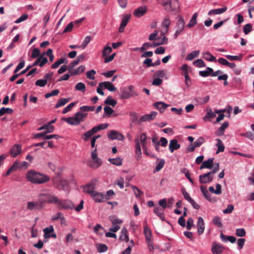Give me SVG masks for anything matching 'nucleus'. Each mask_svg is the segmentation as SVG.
Instances as JSON below:
<instances>
[{
  "label": "nucleus",
  "mask_w": 254,
  "mask_h": 254,
  "mask_svg": "<svg viewBox=\"0 0 254 254\" xmlns=\"http://www.w3.org/2000/svg\"><path fill=\"white\" fill-rule=\"evenodd\" d=\"M26 178L28 181L36 184H44L50 181V177L47 175L32 170L27 173Z\"/></svg>",
  "instance_id": "f257e3e1"
},
{
  "label": "nucleus",
  "mask_w": 254,
  "mask_h": 254,
  "mask_svg": "<svg viewBox=\"0 0 254 254\" xmlns=\"http://www.w3.org/2000/svg\"><path fill=\"white\" fill-rule=\"evenodd\" d=\"M135 155L137 160H139L141 158V145L142 147L147 146V136L145 133L140 134L139 137H137L135 139Z\"/></svg>",
  "instance_id": "f03ea898"
},
{
  "label": "nucleus",
  "mask_w": 254,
  "mask_h": 254,
  "mask_svg": "<svg viewBox=\"0 0 254 254\" xmlns=\"http://www.w3.org/2000/svg\"><path fill=\"white\" fill-rule=\"evenodd\" d=\"M164 9L169 12L177 10L180 8L179 0H157Z\"/></svg>",
  "instance_id": "7ed1b4c3"
},
{
  "label": "nucleus",
  "mask_w": 254,
  "mask_h": 254,
  "mask_svg": "<svg viewBox=\"0 0 254 254\" xmlns=\"http://www.w3.org/2000/svg\"><path fill=\"white\" fill-rule=\"evenodd\" d=\"M86 116V113H82L81 112L79 111L76 112L73 117L64 118V120L69 125L77 126L81 122L84 121Z\"/></svg>",
  "instance_id": "20e7f679"
},
{
  "label": "nucleus",
  "mask_w": 254,
  "mask_h": 254,
  "mask_svg": "<svg viewBox=\"0 0 254 254\" xmlns=\"http://www.w3.org/2000/svg\"><path fill=\"white\" fill-rule=\"evenodd\" d=\"M39 199L42 200L43 204L47 202L50 204L57 205L59 201V197L51 192L42 193L39 194Z\"/></svg>",
  "instance_id": "39448f33"
},
{
  "label": "nucleus",
  "mask_w": 254,
  "mask_h": 254,
  "mask_svg": "<svg viewBox=\"0 0 254 254\" xmlns=\"http://www.w3.org/2000/svg\"><path fill=\"white\" fill-rule=\"evenodd\" d=\"M176 19V31L174 34L175 39H177L179 36L182 34L185 28V21L184 17L182 15H179Z\"/></svg>",
  "instance_id": "423d86ee"
},
{
  "label": "nucleus",
  "mask_w": 254,
  "mask_h": 254,
  "mask_svg": "<svg viewBox=\"0 0 254 254\" xmlns=\"http://www.w3.org/2000/svg\"><path fill=\"white\" fill-rule=\"evenodd\" d=\"M121 94L120 98L122 99H128L134 96H137L138 93L134 90V86L129 85L128 87H123L120 88Z\"/></svg>",
  "instance_id": "0eeeda50"
},
{
  "label": "nucleus",
  "mask_w": 254,
  "mask_h": 254,
  "mask_svg": "<svg viewBox=\"0 0 254 254\" xmlns=\"http://www.w3.org/2000/svg\"><path fill=\"white\" fill-rule=\"evenodd\" d=\"M58 209L61 210H72L74 208L73 202L68 199H60L56 205Z\"/></svg>",
  "instance_id": "6e6552de"
},
{
  "label": "nucleus",
  "mask_w": 254,
  "mask_h": 254,
  "mask_svg": "<svg viewBox=\"0 0 254 254\" xmlns=\"http://www.w3.org/2000/svg\"><path fill=\"white\" fill-rule=\"evenodd\" d=\"M91 161L88 162V166L93 169H97L102 164V160L98 157L97 149L95 148L91 152Z\"/></svg>",
  "instance_id": "1a4fd4ad"
},
{
  "label": "nucleus",
  "mask_w": 254,
  "mask_h": 254,
  "mask_svg": "<svg viewBox=\"0 0 254 254\" xmlns=\"http://www.w3.org/2000/svg\"><path fill=\"white\" fill-rule=\"evenodd\" d=\"M165 32L163 31H161V36H157L155 40L153 42V47H157L158 46L166 44L168 42V39L165 36Z\"/></svg>",
  "instance_id": "9d476101"
},
{
  "label": "nucleus",
  "mask_w": 254,
  "mask_h": 254,
  "mask_svg": "<svg viewBox=\"0 0 254 254\" xmlns=\"http://www.w3.org/2000/svg\"><path fill=\"white\" fill-rule=\"evenodd\" d=\"M43 207L42 200L36 201H29L27 202V209L29 210L40 209Z\"/></svg>",
  "instance_id": "9b49d317"
},
{
  "label": "nucleus",
  "mask_w": 254,
  "mask_h": 254,
  "mask_svg": "<svg viewBox=\"0 0 254 254\" xmlns=\"http://www.w3.org/2000/svg\"><path fill=\"white\" fill-rule=\"evenodd\" d=\"M53 185L55 188L59 190H62L65 191L67 190L68 182L67 180L61 179L57 182L54 180Z\"/></svg>",
  "instance_id": "f8f14e48"
},
{
  "label": "nucleus",
  "mask_w": 254,
  "mask_h": 254,
  "mask_svg": "<svg viewBox=\"0 0 254 254\" xmlns=\"http://www.w3.org/2000/svg\"><path fill=\"white\" fill-rule=\"evenodd\" d=\"M213 175L210 172L200 175L199 176V182L201 184H207L212 181Z\"/></svg>",
  "instance_id": "ddd939ff"
},
{
  "label": "nucleus",
  "mask_w": 254,
  "mask_h": 254,
  "mask_svg": "<svg viewBox=\"0 0 254 254\" xmlns=\"http://www.w3.org/2000/svg\"><path fill=\"white\" fill-rule=\"evenodd\" d=\"M22 147L19 144L13 145L10 148V153L12 157H16L21 153Z\"/></svg>",
  "instance_id": "4468645a"
},
{
  "label": "nucleus",
  "mask_w": 254,
  "mask_h": 254,
  "mask_svg": "<svg viewBox=\"0 0 254 254\" xmlns=\"http://www.w3.org/2000/svg\"><path fill=\"white\" fill-rule=\"evenodd\" d=\"M108 137L112 139H118L119 140H123L125 138L124 135L115 130H111L108 134Z\"/></svg>",
  "instance_id": "2eb2a0df"
},
{
  "label": "nucleus",
  "mask_w": 254,
  "mask_h": 254,
  "mask_svg": "<svg viewBox=\"0 0 254 254\" xmlns=\"http://www.w3.org/2000/svg\"><path fill=\"white\" fill-rule=\"evenodd\" d=\"M224 250L223 246L220 244L214 242L212 245L211 251L213 254H219Z\"/></svg>",
  "instance_id": "dca6fc26"
},
{
  "label": "nucleus",
  "mask_w": 254,
  "mask_h": 254,
  "mask_svg": "<svg viewBox=\"0 0 254 254\" xmlns=\"http://www.w3.org/2000/svg\"><path fill=\"white\" fill-rule=\"evenodd\" d=\"M95 183L94 182H91L90 183L87 184L83 188V190L84 192L90 194V196L92 194L95 192L96 191L95 190Z\"/></svg>",
  "instance_id": "f3484780"
},
{
  "label": "nucleus",
  "mask_w": 254,
  "mask_h": 254,
  "mask_svg": "<svg viewBox=\"0 0 254 254\" xmlns=\"http://www.w3.org/2000/svg\"><path fill=\"white\" fill-rule=\"evenodd\" d=\"M91 196L96 202H102L105 201L104 193L102 192H98L96 191L91 194Z\"/></svg>",
  "instance_id": "a211bd4d"
},
{
  "label": "nucleus",
  "mask_w": 254,
  "mask_h": 254,
  "mask_svg": "<svg viewBox=\"0 0 254 254\" xmlns=\"http://www.w3.org/2000/svg\"><path fill=\"white\" fill-rule=\"evenodd\" d=\"M130 16H131L130 14H126L123 16L120 28L119 29L120 32H124L125 28L127 24V23L130 18Z\"/></svg>",
  "instance_id": "6ab92c4d"
},
{
  "label": "nucleus",
  "mask_w": 254,
  "mask_h": 254,
  "mask_svg": "<svg viewBox=\"0 0 254 254\" xmlns=\"http://www.w3.org/2000/svg\"><path fill=\"white\" fill-rule=\"evenodd\" d=\"M157 113L156 112H152L149 114H146L140 117L139 119L140 122H145L152 120L156 116Z\"/></svg>",
  "instance_id": "aec40b11"
},
{
  "label": "nucleus",
  "mask_w": 254,
  "mask_h": 254,
  "mask_svg": "<svg viewBox=\"0 0 254 254\" xmlns=\"http://www.w3.org/2000/svg\"><path fill=\"white\" fill-rule=\"evenodd\" d=\"M181 145L178 143V140L176 139H173L170 140L169 148L171 152L173 153L174 150L179 149Z\"/></svg>",
  "instance_id": "412c9836"
},
{
  "label": "nucleus",
  "mask_w": 254,
  "mask_h": 254,
  "mask_svg": "<svg viewBox=\"0 0 254 254\" xmlns=\"http://www.w3.org/2000/svg\"><path fill=\"white\" fill-rule=\"evenodd\" d=\"M197 233L199 235H201L204 230V223L203 218L199 217L197 223Z\"/></svg>",
  "instance_id": "4be33fe9"
},
{
  "label": "nucleus",
  "mask_w": 254,
  "mask_h": 254,
  "mask_svg": "<svg viewBox=\"0 0 254 254\" xmlns=\"http://www.w3.org/2000/svg\"><path fill=\"white\" fill-rule=\"evenodd\" d=\"M213 158H210L207 160L203 161L200 167V169L203 168L211 169L213 167Z\"/></svg>",
  "instance_id": "5701e85b"
},
{
  "label": "nucleus",
  "mask_w": 254,
  "mask_h": 254,
  "mask_svg": "<svg viewBox=\"0 0 254 254\" xmlns=\"http://www.w3.org/2000/svg\"><path fill=\"white\" fill-rule=\"evenodd\" d=\"M146 7L140 6L134 10L133 14L136 17H140L143 16L146 12Z\"/></svg>",
  "instance_id": "b1692460"
},
{
  "label": "nucleus",
  "mask_w": 254,
  "mask_h": 254,
  "mask_svg": "<svg viewBox=\"0 0 254 254\" xmlns=\"http://www.w3.org/2000/svg\"><path fill=\"white\" fill-rule=\"evenodd\" d=\"M143 233L145 235L146 242L153 240L151 231L146 225H144L143 226Z\"/></svg>",
  "instance_id": "393cba45"
},
{
  "label": "nucleus",
  "mask_w": 254,
  "mask_h": 254,
  "mask_svg": "<svg viewBox=\"0 0 254 254\" xmlns=\"http://www.w3.org/2000/svg\"><path fill=\"white\" fill-rule=\"evenodd\" d=\"M227 9V6H224L220 8L213 9L208 11V15L211 16L216 14H220L225 12Z\"/></svg>",
  "instance_id": "a878e982"
},
{
  "label": "nucleus",
  "mask_w": 254,
  "mask_h": 254,
  "mask_svg": "<svg viewBox=\"0 0 254 254\" xmlns=\"http://www.w3.org/2000/svg\"><path fill=\"white\" fill-rule=\"evenodd\" d=\"M100 86L103 87L104 88L108 89L111 92L115 91L116 90V88L109 81L100 82Z\"/></svg>",
  "instance_id": "bb28decb"
},
{
  "label": "nucleus",
  "mask_w": 254,
  "mask_h": 254,
  "mask_svg": "<svg viewBox=\"0 0 254 254\" xmlns=\"http://www.w3.org/2000/svg\"><path fill=\"white\" fill-rule=\"evenodd\" d=\"M171 20L169 16H165L161 23V26L165 28V30L163 31L165 32V33L168 32Z\"/></svg>",
  "instance_id": "cd10ccee"
},
{
  "label": "nucleus",
  "mask_w": 254,
  "mask_h": 254,
  "mask_svg": "<svg viewBox=\"0 0 254 254\" xmlns=\"http://www.w3.org/2000/svg\"><path fill=\"white\" fill-rule=\"evenodd\" d=\"M38 130H45L44 132H46V133H52L54 131V126L48 124H45V125L39 127Z\"/></svg>",
  "instance_id": "c85d7f7f"
},
{
  "label": "nucleus",
  "mask_w": 254,
  "mask_h": 254,
  "mask_svg": "<svg viewBox=\"0 0 254 254\" xmlns=\"http://www.w3.org/2000/svg\"><path fill=\"white\" fill-rule=\"evenodd\" d=\"M153 106L155 108L159 110L160 112L163 113L166 108L169 106V105L166 104L162 102H158L154 103Z\"/></svg>",
  "instance_id": "c756f323"
},
{
  "label": "nucleus",
  "mask_w": 254,
  "mask_h": 254,
  "mask_svg": "<svg viewBox=\"0 0 254 254\" xmlns=\"http://www.w3.org/2000/svg\"><path fill=\"white\" fill-rule=\"evenodd\" d=\"M85 69V66L84 65H81L78 66L76 69H74L73 68L72 70L69 71V72L70 73V75L75 76L83 72Z\"/></svg>",
  "instance_id": "7c9ffc66"
},
{
  "label": "nucleus",
  "mask_w": 254,
  "mask_h": 254,
  "mask_svg": "<svg viewBox=\"0 0 254 254\" xmlns=\"http://www.w3.org/2000/svg\"><path fill=\"white\" fill-rule=\"evenodd\" d=\"M198 16L197 12H195L191 17L189 23L187 25V27L190 28L194 26L197 24V17Z\"/></svg>",
  "instance_id": "2f4dec72"
},
{
  "label": "nucleus",
  "mask_w": 254,
  "mask_h": 254,
  "mask_svg": "<svg viewBox=\"0 0 254 254\" xmlns=\"http://www.w3.org/2000/svg\"><path fill=\"white\" fill-rule=\"evenodd\" d=\"M96 132L95 131L94 127H93L90 130H89L88 131L85 132L83 134L82 136V139L86 141H87L94 134L96 133Z\"/></svg>",
  "instance_id": "473e14b6"
},
{
  "label": "nucleus",
  "mask_w": 254,
  "mask_h": 254,
  "mask_svg": "<svg viewBox=\"0 0 254 254\" xmlns=\"http://www.w3.org/2000/svg\"><path fill=\"white\" fill-rule=\"evenodd\" d=\"M229 122H225L222 126L218 129L216 134L221 136L224 134L225 130L228 127Z\"/></svg>",
  "instance_id": "72a5a7b5"
},
{
  "label": "nucleus",
  "mask_w": 254,
  "mask_h": 254,
  "mask_svg": "<svg viewBox=\"0 0 254 254\" xmlns=\"http://www.w3.org/2000/svg\"><path fill=\"white\" fill-rule=\"evenodd\" d=\"M93 232L97 235L101 236L104 234L105 230L100 224H97L93 228Z\"/></svg>",
  "instance_id": "f704fd0d"
},
{
  "label": "nucleus",
  "mask_w": 254,
  "mask_h": 254,
  "mask_svg": "<svg viewBox=\"0 0 254 254\" xmlns=\"http://www.w3.org/2000/svg\"><path fill=\"white\" fill-rule=\"evenodd\" d=\"M154 213L162 219L164 217V209L161 208L160 206H156L154 207Z\"/></svg>",
  "instance_id": "c9c22d12"
},
{
  "label": "nucleus",
  "mask_w": 254,
  "mask_h": 254,
  "mask_svg": "<svg viewBox=\"0 0 254 254\" xmlns=\"http://www.w3.org/2000/svg\"><path fill=\"white\" fill-rule=\"evenodd\" d=\"M108 161L110 162V163L117 166L122 165L123 162V159L121 157L109 158Z\"/></svg>",
  "instance_id": "e433bc0d"
},
{
  "label": "nucleus",
  "mask_w": 254,
  "mask_h": 254,
  "mask_svg": "<svg viewBox=\"0 0 254 254\" xmlns=\"http://www.w3.org/2000/svg\"><path fill=\"white\" fill-rule=\"evenodd\" d=\"M199 51H194L188 54L186 57V60L188 61H191L199 56Z\"/></svg>",
  "instance_id": "4c0bfd02"
},
{
  "label": "nucleus",
  "mask_w": 254,
  "mask_h": 254,
  "mask_svg": "<svg viewBox=\"0 0 254 254\" xmlns=\"http://www.w3.org/2000/svg\"><path fill=\"white\" fill-rule=\"evenodd\" d=\"M213 71V69L211 67H207L206 70L200 71L199 75L202 77H207L211 76V72Z\"/></svg>",
  "instance_id": "58836bf2"
},
{
  "label": "nucleus",
  "mask_w": 254,
  "mask_h": 254,
  "mask_svg": "<svg viewBox=\"0 0 254 254\" xmlns=\"http://www.w3.org/2000/svg\"><path fill=\"white\" fill-rule=\"evenodd\" d=\"M120 240L125 241L127 242L129 241V238L127 235V230L126 228H124L122 230V234L120 237Z\"/></svg>",
  "instance_id": "ea45409f"
},
{
  "label": "nucleus",
  "mask_w": 254,
  "mask_h": 254,
  "mask_svg": "<svg viewBox=\"0 0 254 254\" xmlns=\"http://www.w3.org/2000/svg\"><path fill=\"white\" fill-rule=\"evenodd\" d=\"M112 48L110 46V44L108 43L106 46L104 47L102 51V56L103 58L106 57L108 56L112 52Z\"/></svg>",
  "instance_id": "a19ab883"
},
{
  "label": "nucleus",
  "mask_w": 254,
  "mask_h": 254,
  "mask_svg": "<svg viewBox=\"0 0 254 254\" xmlns=\"http://www.w3.org/2000/svg\"><path fill=\"white\" fill-rule=\"evenodd\" d=\"M54 231V227L53 226H50L49 227L45 228L43 231L44 232V237L45 238H50V233L53 232Z\"/></svg>",
  "instance_id": "79ce46f5"
},
{
  "label": "nucleus",
  "mask_w": 254,
  "mask_h": 254,
  "mask_svg": "<svg viewBox=\"0 0 254 254\" xmlns=\"http://www.w3.org/2000/svg\"><path fill=\"white\" fill-rule=\"evenodd\" d=\"M203 58L209 62H216V58L211 55L209 52H204L203 53Z\"/></svg>",
  "instance_id": "37998d69"
},
{
  "label": "nucleus",
  "mask_w": 254,
  "mask_h": 254,
  "mask_svg": "<svg viewBox=\"0 0 254 254\" xmlns=\"http://www.w3.org/2000/svg\"><path fill=\"white\" fill-rule=\"evenodd\" d=\"M69 101V99L68 98H61L58 100L57 104L55 105L56 108H58L60 107L63 106L66 103L68 102Z\"/></svg>",
  "instance_id": "c03bdc74"
},
{
  "label": "nucleus",
  "mask_w": 254,
  "mask_h": 254,
  "mask_svg": "<svg viewBox=\"0 0 254 254\" xmlns=\"http://www.w3.org/2000/svg\"><path fill=\"white\" fill-rule=\"evenodd\" d=\"M104 103L105 104L115 107L116 105L117 102L115 100L113 99L111 96H108L104 101Z\"/></svg>",
  "instance_id": "a18cd8bd"
},
{
  "label": "nucleus",
  "mask_w": 254,
  "mask_h": 254,
  "mask_svg": "<svg viewBox=\"0 0 254 254\" xmlns=\"http://www.w3.org/2000/svg\"><path fill=\"white\" fill-rule=\"evenodd\" d=\"M216 116V114L215 112H213L211 109H209L207 112L206 115L203 118V120L204 121H207V120L214 118Z\"/></svg>",
  "instance_id": "49530a36"
},
{
  "label": "nucleus",
  "mask_w": 254,
  "mask_h": 254,
  "mask_svg": "<svg viewBox=\"0 0 254 254\" xmlns=\"http://www.w3.org/2000/svg\"><path fill=\"white\" fill-rule=\"evenodd\" d=\"M18 168V162L16 161L13 165L7 170L5 176H8L13 171Z\"/></svg>",
  "instance_id": "de8ad7c7"
},
{
  "label": "nucleus",
  "mask_w": 254,
  "mask_h": 254,
  "mask_svg": "<svg viewBox=\"0 0 254 254\" xmlns=\"http://www.w3.org/2000/svg\"><path fill=\"white\" fill-rule=\"evenodd\" d=\"M228 60L231 61H241L242 60V56H231V55H225L224 56Z\"/></svg>",
  "instance_id": "09e8293b"
},
{
  "label": "nucleus",
  "mask_w": 254,
  "mask_h": 254,
  "mask_svg": "<svg viewBox=\"0 0 254 254\" xmlns=\"http://www.w3.org/2000/svg\"><path fill=\"white\" fill-rule=\"evenodd\" d=\"M213 224L219 228L222 226L221 218L218 216H215L212 219Z\"/></svg>",
  "instance_id": "8fccbe9b"
},
{
  "label": "nucleus",
  "mask_w": 254,
  "mask_h": 254,
  "mask_svg": "<svg viewBox=\"0 0 254 254\" xmlns=\"http://www.w3.org/2000/svg\"><path fill=\"white\" fill-rule=\"evenodd\" d=\"M98 252L100 253H104L108 250V247L105 244H99L96 246Z\"/></svg>",
  "instance_id": "3c124183"
},
{
  "label": "nucleus",
  "mask_w": 254,
  "mask_h": 254,
  "mask_svg": "<svg viewBox=\"0 0 254 254\" xmlns=\"http://www.w3.org/2000/svg\"><path fill=\"white\" fill-rule=\"evenodd\" d=\"M131 187L136 197H140V196L143 194L142 191L134 186H131Z\"/></svg>",
  "instance_id": "603ef678"
},
{
  "label": "nucleus",
  "mask_w": 254,
  "mask_h": 254,
  "mask_svg": "<svg viewBox=\"0 0 254 254\" xmlns=\"http://www.w3.org/2000/svg\"><path fill=\"white\" fill-rule=\"evenodd\" d=\"M216 141H217L216 146L218 147V150L216 152L217 153L220 152H223L224 150L225 146L223 144L222 141L220 139H216Z\"/></svg>",
  "instance_id": "864d4df0"
},
{
  "label": "nucleus",
  "mask_w": 254,
  "mask_h": 254,
  "mask_svg": "<svg viewBox=\"0 0 254 254\" xmlns=\"http://www.w3.org/2000/svg\"><path fill=\"white\" fill-rule=\"evenodd\" d=\"M109 218L113 225L121 224L123 222L121 219L117 218L115 216H110Z\"/></svg>",
  "instance_id": "5fc2aeb1"
},
{
  "label": "nucleus",
  "mask_w": 254,
  "mask_h": 254,
  "mask_svg": "<svg viewBox=\"0 0 254 254\" xmlns=\"http://www.w3.org/2000/svg\"><path fill=\"white\" fill-rule=\"evenodd\" d=\"M75 89L77 91L84 92L86 89L85 85L82 82H78L75 86Z\"/></svg>",
  "instance_id": "6e6d98bb"
},
{
  "label": "nucleus",
  "mask_w": 254,
  "mask_h": 254,
  "mask_svg": "<svg viewBox=\"0 0 254 254\" xmlns=\"http://www.w3.org/2000/svg\"><path fill=\"white\" fill-rule=\"evenodd\" d=\"M13 112V110L11 108L2 107L0 109V116L3 115L5 113L10 114Z\"/></svg>",
  "instance_id": "4d7b16f0"
},
{
  "label": "nucleus",
  "mask_w": 254,
  "mask_h": 254,
  "mask_svg": "<svg viewBox=\"0 0 254 254\" xmlns=\"http://www.w3.org/2000/svg\"><path fill=\"white\" fill-rule=\"evenodd\" d=\"M108 126H109V124L106 123V124H100L98 126L94 127H94L95 131L96 132H97L98 131H99L100 130L106 129V128L108 127Z\"/></svg>",
  "instance_id": "13d9d810"
},
{
  "label": "nucleus",
  "mask_w": 254,
  "mask_h": 254,
  "mask_svg": "<svg viewBox=\"0 0 254 254\" xmlns=\"http://www.w3.org/2000/svg\"><path fill=\"white\" fill-rule=\"evenodd\" d=\"M96 73V71L94 69L87 71L86 73L87 78L90 79L94 80L95 78V75Z\"/></svg>",
  "instance_id": "bf43d9fd"
},
{
  "label": "nucleus",
  "mask_w": 254,
  "mask_h": 254,
  "mask_svg": "<svg viewBox=\"0 0 254 254\" xmlns=\"http://www.w3.org/2000/svg\"><path fill=\"white\" fill-rule=\"evenodd\" d=\"M59 219L62 220L64 219V214L61 212H58L55 215L53 216L52 218V220L53 221L57 220Z\"/></svg>",
  "instance_id": "052dcab7"
},
{
  "label": "nucleus",
  "mask_w": 254,
  "mask_h": 254,
  "mask_svg": "<svg viewBox=\"0 0 254 254\" xmlns=\"http://www.w3.org/2000/svg\"><path fill=\"white\" fill-rule=\"evenodd\" d=\"M246 240L244 238H239L237 240L238 249L239 250H242L245 245Z\"/></svg>",
  "instance_id": "680f3d73"
},
{
  "label": "nucleus",
  "mask_w": 254,
  "mask_h": 254,
  "mask_svg": "<svg viewBox=\"0 0 254 254\" xmlns=\"http://www.w3.org/2000/svg\"><path fill=\"white\" fill-rule=\"evenodd\" d=\"M246 234V231L244 228H238L236 230V235L238 237H244Z\"/></svg>",
  "instance_id": "e2e57ef3"
},
{
  "label": "nucleus",
  "mask_w": 254,
  "mask_h": 254,
  "mask_svg": "<svg viewBox=\"0 0 254 254\" xmlns=\"http://www.w3.org/2000/svg\"><path fill=\"white\" fill-rule=\"evenodd\" d=\"M104 114L110 117L114 112V110L108 106H106L104 108Z\"/></svg>",
  "instance_id": "0e129e2a"
},
{
  "label": "nucleus",
  "mask_w": 254,
  "mask_h": 254,
  "mask_svg": "<svg viewBox=\"0 0 254 254\" xmlns=\"http://www.w3.org/2000/svg\"><path fill=\"white\" fill-rule=\"evenodd\" d=\"M193 64L197 67H202L205 66L204 62L201 59H197L193 62Z\"/></svg>",
  "instance_id": "69168bd1"
},
{
  "label": "nucleus",
  "mask_w": 254,
  "mask_h": 254,
  "mask_svg": "<svg viewBox=\"0 0 254 254\" xmlns=\"http://www.w3.org/2000/svg\"><path fill=\"white\" fill-rule=\"evenodd\" d=\"M47 83V80L44 79H38L35 82V85L41 87H44Z\"/></svg>",
  "instance_id": "338daca9"
},
{
  "label": "nucleus",
  "mask_w": 254,
  "mask_h": 254,
  "mask_svg": "<svg viewBox=\"0 0 254 254\" xmlns=\"http://www.w3.org/2000/svg\"><path fill=\"white\" fill-rule=\"evenodd\" d=\"M115 195L114 191L112 190H108L105 194H104V197L105 200L110 199L112 197Z\"/></svg>",
  "instance_id": "774afa93"
}]
</instances>
